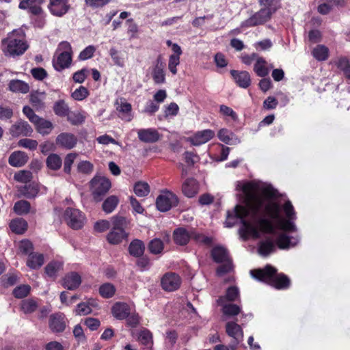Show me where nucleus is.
I'll return each mask as SVG.
<instances>
[{"instance_id": "20e7f679", "label": "nucleus", "mask_w": 350, "mask_h": 350, "mask_svg": "<svg viewBox=\"0 0 350 350\" xmlns=\"http://www.w3.org/2000/svg\"><path fill=\"white\" fill-rule=\"evenodd\" d=\"M111 228L107 235V241L112 245H118L126 240L128 233L125 231L127 221L122 216H114L111 218Z\"/></svg>"}, {"instance_id": "052dcab7", "label": "nucleus", "mask_w": 350, "mask_h": 350, "mask_svg": "<svg viewBox=\"0 0 350 350\" xmlns=\"http://www.w3.org/2000/svg\"><path fill=\"white\" fill-rule=\"evenodd\" d=\"M76 157L77 154L75 153H69L66 156L64 163V170L66 173H70L72 165Z\"/></svg>"}, {"instance_id": "3c124183", "label": "nucleus", "mask_w": 350, "mask_h": 350, "mask_svg": "<svg viewBox=\"0 0 350 350\" xmlns=\"http://www.w3.org/2000/svg\"><path fill=\"white\" fill-rule=\"evenodd\" d=\"M163 247V243L159 239H154L148 244V250L153 254L161 253Z\"/></svg>"}, {"instance_id": "412c9836", "label": "nucleus", "mask_w": 350, "mask_h": 350, "mask_svg": "<svg viewBox=\"0 0 350 350\" xmlns=\"http://www.w3.org/2000/svg\"><path fill=\"white\" fill-rule=\"evenodd\" d=\"M77 142V137L72 133H62L57 135L56 144L66 149H72Z\"/></svg>"}, {"instance_id": "dca6fc26", "label": "nucleus", "mask_w": 350, "mask_h": 350, "mask_svg": "<svg viewBox=\"0 0 350 350\" xmlns=\"http://www.w3.org/2000/svg\"><path fill=\"white\" fill-rule=\"evenodd\" d=\"M139 139L148 144H153L158 142L161 138L160 133L155 129H141L137 131Z\"/></svg>"}, {"instance_id": "5701e85b", "label": "nucleus", "mask_w": 350, "mask_h": 350, "mask_svg": "<svg viewBox=\"0 0 350 350\" xmlns=\"http://www.w3.org/2000/svg\"><path fill=\"white\" fill-rule=\"evenodd\" d=\"M113 317L122 320L126 319L131 314L130 306L124 302H116L111 308Z\"/></svg>"}, {"instance_id": "f03ea898", "label": "nucleus", "mask_w": 350, "mask_h": 350, "mask_svg": "<svg viewBox=\"0 0 350 350\" xmlns=\"http://www.w3.org/2000/svg\"><path fill=\"white\" fill-rule=\"evenodd\" d=\"M252 276L259 281L266 282L277 289H286L291 285V280L284 273H278L275 268L267 265L265 269L252 270Z\"/></svg>"}, {"instance_id": "c9c22d12", "label": "nucleus", "mask_w": 350, "mask_h": 350, "mask_svg": "<svg viewBox=\"0 0 350 350\" xmlns=\"http://www.w3.org/2000/svg\"><path fill=\"white\" fill-rule=\"evenodd\" d=\"M10 228L16 234H23L27 229V223L22 218H16L10 222Z\"/></svg>"}, {"instance_id": "7ed1b4c3", "label": "nucleus", "mask_w": 350, "mask_h": 350, "mask_svg": "<svg viewBox=\"0 0 350 350\" xmlns=\"http://www.w3.org/2000/svg\"><path fill=\"white\" fill-rule=\"evenodd\" d=\"M262 210H263L265 215L272 219L278 221L280 229L288 232H293L297 230V227L293 222L295 219H284L280 217V206L279 204L272 201L265 202L264 200V205Z\"/></svg>"}, {"instance_id": "bf43d9fd", "label": "nucleus", "mask_w": 350, "mask_h": 350, "mask_svg": "<svg viewBox=\"0 0 350 350\" xmlns=\"http://www.w3.org/2000/svg\"><path fill=\"white\" fill-rule=\"evenodd\" d=\"M93 165L88 161H83L78 163L77 170L79 172L83 174H90L93 171Z\"/></svg>"}, {"instance_id": "39448f33", "label": "nucleus", "mask_w": 350, "mask_h": 350, "mask_svg": "<svg viewBox=\"0 0 350 350\" xmlns=\"http://www.w3.org/2000/svg\"><path fill=\"white\" fill-rule=\"evenodd\" d=\"M26 42L16 35L15 31L9 33L8 37L2 40L1 49L6 56H18L23 54L27 49Z\"/></svg>"}, {"instance_id": "774afa93", "label": "nucleus", "mask_w": 350, "mask_h": 350, "mask_svg": "<svg viewBox=\"0 0 350 350\" xmlns=\"http://www.w3.org/2000/svg\"><path fill=\"white\" fill-rule=\"evenodd\" d=\"M96 51V49L94 46L90 45L87 46L85 49H84L79 54V59L80 60H86L88 59L91 58L94 52Z\"/></svg>"}, {"instance_id": "de8ad7c7", "label": "nucleus", "mask_w": 350, "mask_h": 350, "mask_svg": "<svg viewBox=\"0 0 350 350\" xmlns=\"http://www.w3.org/2000/svg\"><path fill=\"white\" fill-rule=\"evenodd\" d=\"M38 188L34 184H27L23 187L20 191L21 194L27 198H33L36 196L38 193Z\"/></svg>"}, {"instance_id": "ddd939ff", "label": "nucleus", "mask_w": 350, "mask_h": 350, "mask_svg": "<svg viewBox=\"0 0 350 350\" xmlns=\"http://www.w3.org/2000/svg\"><path fill=\"white\" fill-rule=\"evenodd\" d=\"M181 284V279L178 275L174 273H167L161 278V285L162 288L168 292L177 290Z\"/></svg>"}, {"instance_id": "f257e3e1", "label": "nucleus", "mask_w": 350, "mask_h": 350, "mask_svg": "<svg viewBox=\"0 0 350 350\" xmlns=\"http://www.w3.org/2000/svg\"><path fill=\"white\" fill-rule=\"evenodd\" d=\"M237 189L244 193L247 207L237 205L232 212L228 211L226 226L232 227L240 219L242 223L240 232L245 239L250 237L259 238L260 231L274 233L275 228L272 221L261 215L264 198L258 193L256 185L252 183L238 182Z\"/></svg>"}, {"instance_id": "423d86ee", "label": "nucleus", "mask_w": 350, "mask_h": 350, "mask_svg": "<svg viewBox=\"0 0 350 350\" xmlns=\"http://www.w3.org/2000/svg\"><path fill=\"white\" fill-rule=\"evenodd\" d=\"M173 239L175 243L180 245L187 244L191 239L206 245H209L212 242L210 237L197 233L191 229H186L182 227L178 228L174 231Z\"/></svg>"}, {"instance_id": "9b49d317", "label": "nucleus", "mask_w": 350, "mask_h": 350, "mask_svg": "<svg viewBox=\"0 0 350 350\" xmlns=\"http://www.w3.org/2000/svg\"><path fill=\"white\" fill-rule=\"evenodd\" d=\"M64 219L72 229L81 228L85 223V216L79 210L68 208L64 212Z\"/></svg>"}, {"instance_id": "4468645a", "label": "nucleus", "mask_w": 350, "mask_h": 350, "mask_svg": "<svg viewBox=\"0 0 350 350\" xmlns=\"http://www.w3.org/2000/svg\"><path fill=\"white\" fill-rule=\"evenodd\" d=\"M33 133L31 126L27 122L20 120L16 122L10 129V133L13 137L31 136Z\"/></svg>"}, {"instance_id": "ea45409f", "label": "nucleus", "mask_w": 350, "mask_h": 350, "mask_svg": "<svg viewBox=\"0 0 350 350\" xmlns=\"http://www.w3.org/2000/svg\"><path fill=\"white\" fill-rule=\"evenodd\" d=\"M131 105L127 102H126L123 99H120V103L118 107H117V110L119 113H121L120 117L122 120L126 121H131L132 116L131 114Z\"/></svg>"}, {"instance_id": "a211bd4d", "label": "nucleus", "mask_w": 350, "mask_h": 350, "mask_svg": "<svg viewBox=\"0 0 350 350\" xmlns=\"http://www.w3.org/2000/svg\"><path fill=\"white\" fill-rule=\"evenodd\" d=\"M72 62V55L62 53H55L53 59V66L57 71L68 68Z\"/></svg>"}, {"instance_id": "aec40b11", "label": "nucleus", "mask_w": 350, "mask_h": 350, "mask_svg": "<svg viewBox=\"0 0 350 350\" xmlns=\"http://www.w3.org/2000/svg\"><path fill=\"white\" fill-rule=\"evenodd\" d=\"M215 136V132L211 129H206L196 132L189 141L193 146H200L211 140Z\"/></svg>"}, {"instance_id": "69168bd1", "label": "nucleus", "mask_w": 350, "mask_h": 350, "mask_svg": "<svg viewBox=\"0 0 350 350\" xmlns=\"http://www.w3.org/2000/svg\"><path fill=\"white\" fill-rule=\"evenodd\" d=\"M283 209L287 219H296V213L291 202L289 200L285 202L283 206Z\"/></svg>"}, {"instance_id": "a19ab883", "label": "nucleus", "mask_w": 350, "mask_h": 350, "mask_svg": "<svg viewBox=\"0 0 350 350\" xmlns=\"http://www.w3.org/2000/svg\"><path fill=\"white\" fill-rule=\"evenodd\" d=\"M275 250V244L271 239L260 241L258 247V252L262 256H267Z\"/></svg>"}, {"instance_id": "a878e982", "label": "nucleus", "mask_w": 350, "mask_h": 350, "mask_svg": "<svg viewBox=\"0 0 350 350\" xmlns=\"http://www.w3.org/2000/svg\"><path fill=\"white\" fill-rule=\"evenodd\" d=\"M198 183L193 178L186 179L182 185V191L188 198L195 196L198 192Z\"/></svg>"}, {"instance_id": "09e8293b", "label": "nucleus", "mask_w": 350, "mask_h": 350, "mask_svg": "<svg viewBox=\"0 0 350 350\" xmlns=\"http://www.w3.org/2000/svg\"><path fill=\"white\" fill-rule=\"evenodd\" d=\"M134 192L139 197H145L150 192V187L147 183L137 182L134 185Z\"/></svg>"}, {"instance_id": "8fccbe9b", "label": "nucleus", "mask_w": 350, "mask_h": 350, "mask_svg": "<svg viewBox=\"0 0 350 350\" xmlns=\"http://www.w3.org/2000/svg\"><path fill=\"white\" fill-rule=\"evenodd\" d=\"M62 268V263L58 261H52L45 267V272L48 276L55 277L57 273Z\"/></svg>"}, {"instance_id": "f3484780", "label": "nucleus", "mask_w": 350, "mask_h": 350, "mask_svg": "<svg viewBox=\"0 0 350 350\" xmlns=\"http://www.w3.org/2000/svg\"><path fill=\"white\" fill-rule=\"evenodd\" d=\"M48 8L53 15L60 17L68 12L69 5L68 0H50Z\"/></svg>"}, {"instance_id": "49530a36", "label": "nucleus", "mask_w": 350, "mask_h": 350, "mask_svg": "<svg viewBox=\"0 0 350 350\" xmlns=\"http://www.w3.org/2000/svg\"><path fill=\"white\" fill-rule=\"evenodd\" d=\"M116 287L111 283H105L99 288V293L103 298H111L116 293Z\"/></svg>"}, {"instance_id": "7c9ffc66", "label": "nucleus", "mask_w": 350, "mask_h": 350, "mask_svg": "<svg viewBox=\"0 0 350 350\" xmlns=\"http://www.w3.org/2000/svg\"><path fill=\"white\" fill-rule=\"evenodd\" d=\"M273 67L271 65L267 66L266 60L262 57H258L255 62L254 70L258 77H265L269 75L270 68Z\"/></svg>"}, {"instance_id": "37998d69", "label": "nucleus", "mask_w": 350, "mask_h": 350, "mask_svg": "<svg viewBox=\"0 0 350 350\" xmlns=\"http://www.w3.org/2000/svg\"><path fill=\"white\" fill-rule=\"evenodd\" d=\"M312 55L318 61H325L329 57V49L325 45H317L312 50Z\"/></svg>"}, {"instance_id": "864d4df0", "label": "nucleus", "mask_w": 350, "mask_h": 350, "mask_svg": "<svg viewBox=\"0 0 350 350\" xmlns=\"http://www.w3.org/2000/svg\"><path fill=\"white\" fill-rule=\"evenodd\" d=\"M54 112L59 116H65L68 115L69 108L64 100H59L54 105Z\"/></svg>"}, {"instance_id": "c03bdc74", "label": "nucleus", "mask_w": 350, "mask_h": 350, "mask_svg": "<svg viewBox=\"0 0 350 350\" xmlns=\"http://www.w3.org/2000/svg\"><path fill=\"white\" fill-rule=\"evenodd\" d=\"M46 95L44 92H36L31 94L30 100L33 107L37 110L44 107V100Z\"/></svg>"}, {"instance_id": "2f4dec72", "label": "nucleus", "mask_w": 350, "mask_h": 350, "mask_svg": "<svg viewBox=\"0 0 350 350\" xmlns=\"http://www.w3.org/2000/svg\"><path fill=\"white\" fill-rule=\"evenodd\" d=\"M49 327L54 332H61L65 329L66 325L62 314H53L50 317Z\"/></svg>"}, {"instance_id": "603ef678", "label": "nucleus", "mask_w": 350, "mask_h": 350, "mask_svg": "<svg viewBox=\"0 0 350 350\" xmlns=\"http://www.w3.org/2000/svg\"><path fill=\"white\" fill-rule=\"evenodd\" d=\"M337 67L341 70L344 75L350 80V63L345 57H340L337 62Z\"/></svg>"}, {"instance_id": "6ab92c4d", "label": "nucleus", "mask_w": 350, "mask_h": 350, "mask_svg": "<svg viewBox=\"0 0 350 350\" xmlns=\"http://www.w3.org/2000/svg\"><path fill=\"white\" fill-rule=\"evenodd\" d=\"M165 64L159 56L156 60L152 71V77L155 83L161 84L165 81Z\"/></svg>"}, {"instance_id": "680f3d73", "label": "nucleus", "mask_w": 350, "mask_h": 350, "mask_svg": "<svg viewBox=\"0 0 350 350\" xmlns=\"http://www.w3.org/2000/svg\"><path fill=\"white\" fill-rule=\"evenodd\" d=\"M88 96V90L83 86H80L78 89L75 90L72 94V97L77 100H82Z\"/></svg>"}, {"instance_id": "473e14b6", "label": "nucleus", "mask_w": 350, "mask_h": 350, "mask_svg": "<svg viewBox=\"0 0 350 350\" xmlns=\"http://www.w3.org/2000/svg\"><path fill=\"white\" fill-rule=\"evenodd\" d=\"M44 259L42 254L30 253L27 260V265L32 269H38L44 264Z\"/></svg>"}, {"instance_id": "1a4fd4ad", "label": "nucleus", "mask_w": 350, "mask_h": 350, "mask_svg": "<svg viewBox=\"0 0 350 350\" xmlns=\"http://www.w3.org/2000/svg\"><path fill=\"white\" fill-rule=\"evenodd\" d=\"M273 14V9L269 10L268 8L261 9L253 14L248 19L243 21L241 24V27H251L257 25H263L271 18Z\"/></svg>"}, {"instance_id": "0eeeda50", "label": "nucleus", "mask_w": 350, "mask_h": 350, "mask_svg": "<svg viewBox=\"0 0 350 350\" xmlns=\"http://www.w3.org/2000/svg\"><path fill=\"white\" fill-rule=\"evenodd\" d=\"M110 180L100 176H95L90 181V190L96 202L102 200L103 196L111 188Z\"/></svg>"}, {"instance_id": "393cba45", "label": "nucleus", "mask_w": 350, "mask_h": 350, "mask_svg": "<svg viewBox=\"0 0 350 350\" xmlns=\"http://www.w3.org/2000/svg\"><path fill=\"white\" fill-rule=\"evenodd\" d=\"M28 156L23 151H14L9 157L8 163L16 167L23 166L28 161Z\"/></svg>"}, {"instance_id": "9d476101", "label": "nucleus", "mask_w": 350, "mask_h": 350, "mask_svg": "<svg viewBox=\"0 0 350 350\" xmlns=\"http://www.w3.org/2000/svg\"><path fill=\"white\" fill-rule=\"evenodd\" d=\"M178 203L177 196L169 191H163L156 200V206L161 212H166Z\"/></svg>"}, {"instance_id": "f8f14e48", "label": "nucleus", "mask_w": 350, "mask_h": 350, "mask_svg": "<svg viewBox=\"0 0 350 350\" xmlns=\"http://www.w3.org/2000/svg\"><path fill=\"white\" fill-rule=\"evenodd\" d=\"M226 332L232 338L230 345L232 349H234L243 338V332L241 327L234 321H230L226 324Z\"/></svg>"}, {"instance_id": "13d9d810", "label": "nucleus", "mask_w": 350, "mask_h": 350, "mask_svg": "<svg viewBox=\"0 0 350 350\" xmlns=\"http://www.w3.org/2000/svg\"><path fill=\"white\" fill-rule=\"evenodd\" d=\"M18 248L20 252L23 254L29 255L30 253H33V244L31 241L28 240H23L19 243Z\"/></svg>"}, {"instance_id": "a18cd8bd", "label": "nucleus", "mask_w": 350, "mask_h": 350, "mask_svg": "<svg viewBox=\"0 0 350 350\" xmlns=\"http://www.w3.org/2000/svg\"><path fill=\"white\" fill-rule=\"evenodd\" d=\"M31 208L30 203L26 200H19L14 204V211L19 215H26L29 213Z\"/></svg>"}, {"instance_id": "5fc2aeb1", "label": "nucleus", "mask_w": 350, "mask_h": 350, "mask_svg": "<svg viewBox=\"0 0 350 350\" xmlns=\"http://www.w3.org/2000/svg\"><path fill=\"white\" fill-rule=\"evenodd\" d=\"M18 145L20 147H23L30 150H34L37 148L38 143L35 139L23 138L18 141Z\"/></svg>"}, {"instance_id": "6e6552de", "label": "nucleus", "mask_w": 350, "mask_h": 350, "mask_svg": "<svg viewBox=\"0 0 350 350\" xmlns=\"http://www.w3.org/2000/svg\"><path fill=\"white\" fill-rule=\"evenodd\" d=\"M211 256L216 262H221L217 270L218 275L229 272L232 269V261L229 258L228 251L221 246H217L213 248Z\"/></svg>"}, {"instance_id": "72a5a7b5", "label": "nucleus", "mask_w": 350, "mask_h": 350, "mask_svg": "<svg viewBox=\"0 0 350 350\" xmlns=\"http://www.w3.org/2000/svg\"><path fill=\"white\" fill-rule=\"evenodd\" d=\"M34 125L36 131L43 135L49 134L53 129V125L51 122L40 117L36 122Z\"/></svg>"}, {"instance_id": "338daca9", "label": "nucleus", "mask_w": 350, "mask_h": 350, "mask_svg": "<svg viewBox=\"0 0 350 350\" xmlns=\"http://www.w3.org/2000/svg\"><path fill=\"white\" fill-rule=\"evenodd\" d=\"M109 55L112 58L114 64L120 67H122L124 66L123 59L121 57L120 52L117 49L115 48H111L109 50Z\"/></svg>"}, {"instance_id": "c85d7f7f", "label": "nucleus", "mask_w": 350, "mask_h": 350, "mask_svg": "<svg viewBox=\"0 0 350 350\" xmlns=\"http://www.w3.org/2000/svg\"><path fill=\"white\" fill-rule=\"evenodd\" d=\"M299 238L297 237H289L285 233H281L278 235L277 239V245L280 249H288L290 247L296 245L299 242Z\"/></svg>"}, {"instance_id": "4c0bfd02", "label": "nucleus", "mask_w": 350, "mask_h": 350, "mask_svg": "<svg viewBox=\"0 0 350 350\" xmlns=\"http://www.w3.org/2000/svg\"><path fill=\"white\" fill-rule=\"evenodd\" d=\"M9 89L13 92L26 94L29 91V86L27 83L16 79L10 81Z\"/></svg>"}, {"instance_id": "f704fd0d", "label": "nucleus", "mask_w": 350, "mask_h": 350, "mask_svg": "<svg viewBox=\"0 0 350 350\" xmlns=\"http://www.w3.org/2000/svg\"><path fill=\"white\" fill-rule=\"evenodd\" d=\"M145 245L144 243L139 239H135L129 246V254L135 257H140L144 254Z\"/></svg>"}, {"instance_id": "e433bc0d", "label": "nucleus", "mask_w": 350, "mask_h": 350, "mask_svg": "<svg viewBox=\"0 0 350 350\" xmlns=\"http://www.w3.org/2000/svg\"><path fill=\"white\" fill-rule=\"evenodd\" d=\"M119 203V198L116 196H110L107 198L102 204L103 211L109 214L112 213L117 207Z\"/></svg>"}, {"instance_id": "e2e57ef3", "label": "nucleus", "mask_w": 350, "mask_h": 350, "mask_svg": "<svg viewBox=\"0 0 350 350\" xmlns=\"http://www.w3.org/2000/svg\"><path fill=\"white\" fill-rule=\"evenodd\" d=\"M30 291V286L28 285H21L14 288L13 294L16 298H23L26 297Z\"/></svg>"}, {"instance_id": "b1692460", "label": "nucleus", "mask_w": 350, "mask_h": 350, "mask_svg": "<svg viewBox=\"0 0 350 350\" xmlns=\"http://www.w3.org/2000/svg\"><path fill=\"white\" fill-rule=\"evenodd\" d=\"M230 73L239 87L242 88H247L250 85L251 78L248 72L232 70Z\"/></svg>"}, {"instance_id": "cd10ccee", "label": "nucleus", "mask_w": 350, "mask_h": 350, "mask_svg": "<svg viewBox=\"0 0 350 350\" xmlns=\"http://www.w3.org/2000/svg\"><path fill=\"white\" fill-rule=\"evenodd\" d=\"M133 335L134 337L137 338V340L146 348L150 349L151 348L153 341H152V336L151 332L147 329H142L139 332H133Z\"/></svg>"}, {"instance_id": "4be33fe9", "label": "nucleus", "mask_w": 350, "mask_h": 350, "mask_svg": "<svg viewBox=\"0 0 350 350\" xmlns=\"http://www.w3.org/2000/svg\"><path fill=\"white\" fill-rule=\"evenodd\" d=\"M240 299L239 290L237 286H232L227 288L224 295L219 297L217 299V304L231 303Z\"/></svg>"}, {"instance_id": "6e6d98bb", "label": "nucleus", "mask_w": 350, "mask_h": 350, "mask_svg": "<svg viewBox=\"0 0 350 350\" xmlns=\"http://www.w3.org/2000/svg\"><path fill=\"white\" fill-rule=\"evenodd\" d=\"M14 178L18 182L27 183L32 179V173L30 171L22 170L15 174Z\"/></svg>"}, {"instance_id": "2eb2a0df", "label": "nucleus", "mask_w": 350, "mask_h": 350, "mask_svg": "<svg viewBox=\"0 0 350 350\" xmlns=\"http://www.w3.org/2000/svg\"><path fill=\"white\" fill-rule=\"evenodd\" d=\"M44 1V0H21L18 4V8L37 16L41 14L43 12L41 6Z\"/></svg>"}, {"instance_id": "bb28decb", "label": "nucleus", "mask_w": 350, "mask_h": 350, "mask_svg": "<svg viewBox=\"0 0 350 350\" xmlns=\"http://www.w3.org/2000/svg\"><path fill=\"white\" fill-rule=\"evenodd\" d=\"M81 283V278L79 274L76 272L68 273L64 278L63 286L69 289H76Z\"/></svg>"}, {"instance_id": "0e129e2a", "label": "nucleus", "mask_w": 350, "mask_h": 350, "mask_svg": "<svg viewBox=\"0 0 350 350\" xmlns=\"http://www.w3.org/2000/svg\"><path fill=\"white\" fill-rule=\"evenodd\" d=\"M21 308L25 313H31L37 308L36 302L32 299H27L23 302Z\"/></svg>"}, {"instance_id": "c756f323", "label": "nucleus", "mask_w": 350, "mask_h": 350, "mask_svg": "<svg viewBox=\"0 0 350 350\" xmlns=\"http://www.w3.org/2000/svg\"><path fill=\"white\" fill-rule=\"evenodd\" d=\"M219 139L224 143L229 145H237L241 143V140L230 131L226 129H221L218 132Z\"/></svg>"}, {"instance_id": "79ce46f5", "label": "nucleus", "mask_w": 350, "mask_h": 350, "mask_svg": "<svg viewBox=\"0 0 350 350\" xmlns=\"http://www.w3.org/2000/svg\"><path fill=\"white\" fill-rule=\"evenodd\" d=\"M221 306V311L226 316H236L241 312V308L237 304L232 303H225L224 304H218Z\"/></svg>"}, {"instance_id": "4d7b16f0", "label": "nucleus", "mask_w": 350, "mask_h": 350, "mask_svg": "<svg viewBox=\"0 0 350 350\" xmlns=\"http://www.w3.org/2000/svg\"><path fill=\"white\" fill-rule=\"evenodd\" d=\"M77 315L84 316L92 312V308L89 304L83 302L77 305L75 310Z\"/></svg>"}, {"instance_id": "58836bf2", "label": "nucleus", "mask_w": 350, "mask_h": 350, "mask_svg": "<svg viewBox=\"0 0 350 350\" xmlns=\"http://www.w3.org/2000/svg\"><path fill=\"white\" fill-rule=\"evenodd\" d=\"M46 165L49 169L57 171L61 168L62 165V161L57 154L52 153L47 157L46 159Z\"/></svg>"}]
</instances>
